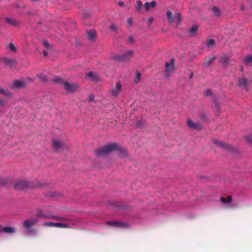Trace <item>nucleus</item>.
<instances>
[{"instance_id":"nucleus-1","label":"nucleus","mask_w":252,"mask_h":252,"mask_svg":"<svg viewBox=\"0 0 252 252\" xmlns=\"http://www.w3.org/2000/svg\"><path fill=\"white\" fill-rule=\"evenodd\" d=\"M121 150L118 145L115 143H110L97 149L95 151V154L98 156H102L116 151L120 152Z\"/></svg>"},{"instance_id":"nucleus-2","label":"nucleus","mask_w":252,"mask_h":252,"mask_svg":"<svg viewBox=\"0 0 252 252\" xmlns=\"http://www.w3.org/2000/svg\"><path fill=\"white\" fill-rule=\"evenodd\" d=\"M53 81L58 84H63L64 89L70 92H74L78 88L79 86L77 84H72L63 81L62 78L59 77H55Z\"/></svg>"},{"instance_id":"nucleus-3","label":"nucleus","mask_w":252,"mask_h":252,"mask_svg":"<svg viewBox=\"0 0 252 252\" xmlns=\"http://www.w3.org/2000/svg\"><path fill=\"white\" fill-rule=\"evenodd\" d=\"M35 216L39 219H57L58 220H66L64 218L56 216L48 213H46L43 209H37L35 213Z\"/></svg>"},{"instance_id":"nucleus-4","label":"nucleus","mask_w":252,"mask_h":252,"mask_svg":"<svg viewBox=\"0 0 252 252\" xmlns=\"http://www.w3.org/2000/svg\"><path fill=\"white\" fill-rule=\"evenodd\" d=\"M134 56L133 52L132 50L125 51L123 54H115L112 55V59L120 62L128 61L132 58Z\"/></svg>"},{"instance_id":"nucleus-5","label":"nucleus","mask_w":252,"mask_h":252,"mask_svg":"<svg viewBox=\"0 0 252 252\" xmlns=\"http://www.w3.org/2000/svg\"><path fill=\"white\" fill-rule=\"evenodd\" d=\"M175 69V59L172 58L170 59V62H167L165 63V76L166 77L169 76L170 73L172 72Z\"/></svg>"},{"instance_id":"nucleus-6","label":"nucleus","mask_w":252,"mask_h":252,"mask_svg":"<svg viewBox=\"0 0 252 252\" xmlns=\"http://www.w3.org/2000/svg\"><path fill=\"white\" fill-rule=\"evenodd\" d=\"M221 202L222 204V206L224 208L226 209H230L234 207V205L232 203V197L231 196H228L227 198L222 197L220 198Z\"/></svg>"},{"instance_id":"nucleus-7","label":"nucleus","mask_w":252,"mask_h":252,"mask_svg":"<svg viewBox=\"0 0 252 252\" xmlns=\"http://www.w3.org/2000/svg\"><path fill=\"white\" fill-rule=\"evenodd\" d=\"M53 143L56 150H63L67 148V145L63 141L54 140Z\"/></svg>"},{"instance_id":"nucleus-8","label":"nucleus","mask_w":252,"mask_h":252,"mask_svg":"<svg viewBox=\"0 0 252 252\" xmlns=\"http://www.w3.org/2000/svg\"><path fill=\"white\" fill-rule=\"evenodd\" d=\"M122 85L120 82H117L116 85L111 90V95L112 96H118L121 92Z\"/></svg>"},{"instance_id":"nucleus-9","label":"nucleus","mask_w":252,"mask_h":252,"mask_svg":"<svg viewBox=\"0 0 252 252\" xmlns=\"http://www.w3.org/2000/svg\"><path fill=\"white\" fill-rule=\"evenodd\" d=\"M30 187L29 183L25 181H19L14 185V188L18 190H22Z\"/></svg>"},{"instance_id":"nucleus-10","label":"nucleus","mask_w":252,"mask_h":252,"mask_svg":"<svg viewBox=\"0 0 252 252\" xmlns=\"http://www.w3.org/2000/svg\"><path fill=\"white\" fill-rule=\"evenodd\" d=\"M188 126L192 129H200L202 126L200 123L198 122H193L190 119H188L187 122Z\"/></svg>"},{"instance_id":"nucleus-11","label":"nucleus","mask_w":252,"mask_h":252,"mask_svg":"<svg viewBox=\"0 0 252 252\" xmlns=\"http://www.w3.org/2000/svg\"><path fill=\"white\" fill-rule=\"evenodd\" d=\"M213 143L215 144L218 145V146L224 149H226V150L229 151L231 150V147L229 145H228L226 143H223L220 141H219L217 139H214Z\"/></svg>"},{"instance_id":"nucleus-12","label":"nucleus","mask_w":252,"mask_h":252,"mask_svg":"<svg viewBox=\"0 0 252 252\" xmlns=\"http://www.w3.org/2000/svg\"><path fill=\"white\" fill-rule=\"evenodd\" d=\"M238 83L239 86L242 89L247 90V87L249 82L247 79L243 77L239 80Z\"/></svg>"},{"instance_id":"nucleus-13","label":"nucleus","mask_w":252,"mask_h":252,"mask_svg":"<svg viewBox=\"0 0 252 252\" xmlns=\"http://www.w3.org/2000/svg\"><path fill=\"white\" fill-rule=\"evenodd\" d=\"M44 225L50 227H54L56 226L57 227H67V225L66 224H65L64 223H62L61 222H57V223H53L52 222H45L44 223Z\"/></svg>"},{"instance_id":"nucleus-14","label":"nucleus","mask_w":252,"mask_h":252,"mask_svg":"<svg viewBox=\"0 0 252 252\" xmlns=\"http://www.w3.org/2000/svg\"><path fill=\"white\" fill-rule=\"evenodd\" d=\"M87 76L93 81L97 82L99 80V75L97 73L92 71L88 73Z\"/></svg>"},{"instance_id":"nucleus-15","label":"nucleus","mask_w":252,"mask_h":252,"mask_svg":"<svg viewBox=\"0 0 252 252\" xmlns=\"http://www.w3.org/2000/svg\"><path fill=\"white\" fill-rule=\"evenodd\" d=\"M88 38L91 41H94L96 37L95 31L94 30L87 32Z\"/></svg>"},{"instance_id":"nucleus-16","label":"nucleus","mask_w":252,"mask_h":252,"mask_svg":"<svg viewBox=\"0 0 252 252\" xmlns=\"http://www.w3.org/2000/svg\"><path fill=\"white\" fill-rule=\"evenodd\" d=\"M25 85V82L21 80H14L13 82V87L15 88H21Z\"/></svg>"},{"instance_id":"nucleus-17","label":"nucleus","mask_w":252,"mask_h":252,"mask_svg":"<svg viewBox=\"0 0 252 252\" xmlns=\"http://www.w3.org/2000/svg\"><path fill=\"white\" fill-rule=\"evenodd\" d=\"M122 221H106L108 225L114 227H121L122 225Z\"/></svg>"},{"instance_id":"nucleus-18","label":"nucleus","mask_w":252,"mask_h":252,"mask_svg":"<svg viewBox=\"0 0 252 252\" xmlns=\"http://www.w3.org/2000/svg\"><path fill=\"white\" fill-rule=\"evenodd\" d=\"M198 31V27L196 25L193 26L189 30V32L190 35L193 36L196 34Z\"/></svg>"},{"instance_id":"nucleus-19","label":"nucleus","mask_w":252,"mask_h":252,"mask_svg":"<svg viewBox=\"0 0 252 252\" xmlns=\"http://www.w3.org/2000/svg\"><path fill=\"white\" fill-rule=\"evenodd\" d=\"M2 230L3 232L7 233H13L15 231L13 228L10 226L4 227L3 228H2Z\"/></svg>"},{"instance_id":"nucleus-20","label":"nucleus","mask_w":252,"mask_h":252,"mask_svg":"<svg viewBox=\"0 0 252 252\" xmlns=\"http://www.w3.org/2000/svg\"><path fill=\"white\" fill-rule=\"evenodd\" d=\"M166 16H167V17L170 23H172L174 21V16H173L172 13L171 12V11L168 10L166 12Z\"/></svg>"},{"instance_id":"nucleus-21","label":"nucleus","mask_w":252,"mask_h":252,"mask_svg":"<svg viewBox=\"0 0 252 252\" xmlns=\"http://www.w3.org/2000/svg\"><path fill=\"white\" fill-rule=\"evenodd\" d=\"M0 94H4L6 96H11V94L8 91V90L7 89H4V88H0Z\"/></svg>"},{"instance_id":"nucleus-22","label":"nucleus","mask_w":252,"mask_h":252,"mask_svg":"<svg viewBox=\"0 0 252 252\" xmlns=\"http://www.w3.org/2000/svg\"><path fill=\"white\" fill-rule=\"evenodd\" d=\"M220 62L224 64V66H226L229 62V58L226 55H224L221 57Z\"/></svg>"},{"instance_id":"nucleus-23","label":"nucleus","mask_w":252,"mask_h":252,"mask_svg":"<svg viewBox=\"0 0 252 252\" xmlns=\"http://www.w3.org/2000/svg\"><path fill=\"white\" fill-rule=\"evenodd\" d=\"M215 57H213L212 58H210L208 61H206L203 64V66H208L210 64H211L215 60Z\"/></svg>"},{"instance_id":"nucleus-24","label":"nucleus","mask_w":252,"mask_h":252,"mask_svg":"<svg viewBox=\"0 0 252 252\" xmlns=\"http://www.w3.org/2000/svg\"><path fill=\"white\" fill-rule=\"evenodd\" d=\"M244 62L247 65H249L252 63V54L246 57L244 59Z\"/></svg>"},{"instance_id":"nucleus-25","label":"nucleus","mask_w":252,"mask_h":252,"mask_svg":"<svg viewBox=\"0 0 252 252\" xmlns=\"http://www.w3.org/2000/svg\"><path fill=\"white\" fill-rule=\"evenodd\" d=\"M33 222L34 221H24V226L25 228L29 229L35 224Z\"/></svg>"},{"instance_id":"nucleus-26","label":"nucleus","mask_w":252,"mask_h":252,"mask_svg":"<svg viewBox=\"0 0 252 252\" xmlns=\"http://www.w3.org/2000/svg\"><path fill=\"white\" fill-rule=\"evenodd\" d=\"M174 21H176L177 24H179L182 20L181 15L180 13H178L174 17Z\"/></svg>"},{"instance_id":"nucleus-27","label":"nucleus","mask_w":252,"mask_h":252,"mask_svg":"<svg viewBox=\"0 0 252 252\" xmlns=\"http://www.w3.org/2000/svg\"><path fill=\"white\" fill-rule=\"evenodd\" d=\"M215 41L214 39L209 40L206 43L207 47L209 48H212L215 45Z\"/></svg>"},{"instance_id":"nucleus-28","label":"nucleus","mask_w":252,"mask_h":252,"mask_svg":"<svg viewBox=\"0 0 252 252\" xmlns=\"http://www.w3.org/2000/svg\"><path fill=\"white\" fill-rule=\"evenodd\" d=\"M6 48H8L12 52H16L17 50L16 46L12 43H10L8 46H6Z\"/></svg>"},{"instance_id":"nucleus-29","label":"nucleus","mask_w":252,"mask_h":252,"mask_svg":"<svg viewBox=\"0 0 252 252\" xmlns=\"http://www.w3.org/2000/svg\"><path fill=\"white\" fill-rule=\"evenodd\" d=\"M37 77L42 82H47V79L45 75L42 74H39L37 75Z\"/></svg>"},{"instance_id":"nucleus-30","label":"nucleus","mask_w":252,"mask_h":252,"mask_svg":"<svg viewBox=\"0 0 252 252\" xmlns=\"http://www.w3.org/2000/svg\"><path fill=\"white\" fill-rule=\"evenodd\" d=\"M141 74L140 72H136V76L134 78V82L135 83H137L139 82V81L140 80V79H141Z\"/></svg>"},{"instance_id":"nucleus-31","label":"nucleus","mask_w":252,"mask_h":252,"mask_svg":"<svg viewBox=\"0 0 252 252\" xmlns=\"http://www.w3.org/2000/svg\"><path fill=\"white\" fill-rule=\"evenodd\" d=\"M212 11L216 16H219L220 14V9L217 7H213Z\"/></svg>"},{"instance_id":"nucleus-32","label":"nucleus","mask_w":252,"mask_h":252,"mask_svg":"<svg viewBox=\"0 0 252 252\" xmlns=\"http://www.w3.org/2000/svg\"><path fill=\"white\" fill-rule=\"evenodd\" d=\"M142 3L140 0H138L136 1V4L135 5V8L137 10H140L142 7Z\"/></svg>"},{"instance_id":"nucleus-33","label":"nucleus","mask_w":252,"mask_h":252,"mask_svg":"<svg viewBox=\"0 0 252 252\" xmlns=\"http://www.w3.org/2000/svg\"><path fill=\"white\" fill-rule=\"evenodd\" d=\"M146 122L143 120L138 121L136 123V126L137 127H143L145 125Z\"/></svg>"},{"instance_id":"nucleus-34","label":"nucleus","mask_w":252,"mask_h":252,"mask_svg":"<svg viewBox=\"0 0 252 252\" xmlns=\"http://www.w3.org/2000/svg\"><path fill=\"white\" fill-rule=\"evenodd\" d=\"M245 139L248 143L252 145V135L251 134L246 136L245 137Z\"/></svg>"},{"instance_id":"nucleus-35","label":"nucleus","mask_w":252,"mask_h":252,"mask_svg":"<svg viewBox=\"0 0 252 252\" xmlns=\"http://www.w3.org/2000/svg\"><path fill=\"white\" fill-rule=\"evenodd\" d=\"M6 21L7 22V23L12 25L15 26L17 24V22L14 21L10 18H6Z\"/></svg>"},{"instance_id":"nucleus-36","label":"nucleus","mask_w":252,"mask_h":252,"mask_svg":"<svg viewBox=\"0 0 252 252\" xmlns=\"http://www.w3.org/2000/svg\"><path fill=\"white\" fill-rule=\"evenodd\" d=\"M109 28L111 31L113 32H116L117 30V27L114 24H112L111 25H110L109 26Z\"/></svg>"},{"instance_id":"nucleus-37","label":"nucleus","mask_w":252,"mask_h":252,"mask_svg":"<svg viewBox=\"0 0 252 252\" xmlns=\"http://www.w3.org/2000/svg\"><path fill=\"white\" fill-rule=\"evenodd\" d=\"M4 60L5 63H15V61L11 59H7V58H4Z\"/></svg>"},{"instance_id":"nucleus-38","label":"nucleus","mask_w":252,"mask_h":252,"mask_svg":"<svg viewBox=\"0 0 252 252\" xmlns=\"http://www.w3.org/2000/svg\"><path fill=\"white\" fill-rule=\"evenodd\" d=\"M204 94L205 96H209L212 94V93L209 89H206L204 92Z\"/></svg>"},{"instance_id":"nucleus-39","label":"nucleus","mask_w":252,"mask_h":252,"mask_svg":"<svg viewBox=\"0 0 252 252\" xmlns=\"http://www.w3.org/2000/svg\"><path fill=\"white\" fill-rule=\"evenodd\" d=\"M144 7L146 11H148L150 9V2H147L144 4Z\"/></svg>"},{"instance_id":"nucleus-40","label":"nucleus","mask_w":252,"mask_h":252,"mask_svg":"<svg viewBox=\"0 0 252 252\" xmlns=\"http://www.w3.org/2000/svg\"><path fill=\"white\" fill-rule=\"evenodd\" d=\"M132 22H133V21H132V19L131 18H128L127 19V23L128 25H129V27H131V26L132 25Z\"/></svg>"},{"instance_id":"nucleus-41","label":"nucleus","mask_w":252,"mask_h":252,"mask_svg":"<svg viewBox=\"0 0 252 252\" xmlns=\"http://www.w3.org/2000/svg\"><path fill=\"white\" fill-rule=\"evenodd\" d=\"M43 44L44 46L45 47H47V48H49L50 47V45L49 43L47 40H44L43 41Z\"/></svg>"},{"instance_id":"nucleus-42","label":"nucleus","mask_w":252,"mask_h":252,"mask_svg":"<svg viewBox=\"0 0 252 252\" xmlns=\"http://www.w3.org/2000/svg\"><path fill=\"white\" fill-rule=\"evenodd\" d=\"M150 7H155L157 5V2L155 0H153L150 3Z\"/></svg>"},{"instance_id":"nucleus-43","label":"nucleus","mask_w":252,"mask_h":252,"mask_svg":"<svg viewBox=\"0 0 252 252\" xmlns=\"http://www.w3.org/2000/svg\"><path fill=\"white\" fill-rule=\"evenodd\" d=\"M52 196V197L55 198H60L62 197V195L61 194H58L57 193H54V194H53Z\"/></svg>"},{"instance_id":"nucleus-44","label":"nucleus","mask_w":252,"mask_h":252,"mask_svg":"<svg viewBox=\"0 0 252 252\" xmlns=\"http://www.w3.org/2000/svg\"><path fill=\"white\" fill-rule=\"evenodd\" d=\"M154 20V18L153 17H150L148 18V23L149 24H151Z\"/></svg>"},{"instance_id":"nucleus-45","label":"nucleus","mask_w":252,"mask_h":252,"mask_svg":"<svg viewBox=\"0 0 252 252\" xmlns=\"http://www.w3.org/2000/svg\"><path fill=\"white\" fill-rule=\"evenodd\" d=\"M94 94H91L89 95V100L92 101L94 99Z\"/></svg>"},{"instance_id":"nucleus-46","label":"nucleus","mask_w":252,"mask_h":252,"mask_svg":"<svg viewBox=\"0 0 252 252\" xmlns=\"http://www.w3.org/2000/svg\"><path fill=\"white\" fill-rule=\"evenodd\" d=\"M127 155V153L124 150L122 153V157H125V156H126Z\"/></svg>"},{"instance_id":"nucleus-47","label":"nucleus","mask_w":252,"mask_h":252,"mask_svg":"<svg viewBox=\"0 0 252 252\" xmlns=\"http://www.w3.org/2000/svg\"><path fill=\"white\" fill-rule=\"evenodd\" d=\"M119 5L120 6H124V5H125V3L123 1H120L118 3Z\"/></svg>"},{"instance_id":"nucleus-48","label":"nucleus","mask_w":252,"mask_h":252,"mask_svg":"<svg viewBox=\"0 0 252 252\" xmlns=\"http://www.w3.org/2000/svg\"><path fill=\"white\" fill-rule=\"evenodd\" d=\"M129 40L130 42H133V41H134V38H133V36H129Z\"/></svg>"},{"instance_id":"nucleus-49","label":"nucleus","mask_w":252,"mask_h":252,"mask_svg":"<svg viewBox=\"0 0 252 252\" xmlns=\"http://www.w3.org/2000/svg\"><path fill=\"white\" fill-rule=\"evenodd\" d=\"M43 55H44L45 56H47L48 55V51H47L46 50H44V51H43Z\"/></svg>"},{"instance_id":"nucleus-50","label":"nucleus","mask_w":252,"mask_h":252,"mask_svg":"<svg viewBox=\"0 0 252 252\" xmlns=\"http://www.w3.org/2000/svg\"><path fill=\"white\" fill-rule=\"evenodd\" d=\"M4 227H2V226L0 225V232H3L2 228H3Z\"/></svg>"},{"instance_id":"nucleus-51","label":"nucleus","mask_w":252,"mask_h":252,"mask_svg":"<svg viewBox=\"0 0 252 252\" xmlns=\"http://www.w3.org/2000/svg\"><path fill=\"white\" fill-rule=\"evenodd\" d=\"M193 76V73L192 72H191L190 75V78H191Z\"/></svg>"},{"instance_id":"nucleus-52","label":"nucleus","mask_w":252,"mask_h":252,"mask_svg":"<svg viewBox=\"0 0 252 252\" xmlns=\"http://www.w3.org/2000/svg\"><path fill=\"white\" fill-rule=\"evenodd\" d=\"M3 104V101L2 99H0V105H1Z\"/></svg>"},{"instance_id":"nucleus-53","label":"nucleus","mask_w":252,"mask_h":252,"mask_svg":"<svg viewBox=\"0 0 252 252\" xmlns=\"http://www.w3.org/2000/svg\"><path fill=\"white\" fill-rule=\"evenodd\" d=\"M29 80L31 81H33V80L31 79V78H29Z\"/></svg>"},{"instance_id":"nucleus-54","label":"nucleus","mask_w":252,"mask_h":252,"mask_svg":"<svg viewBox=\"0 0 252 252\" xmlns=\"http://www.w3.org/2000/svg\"><path fill=\"white\" fill-rule=\"evenodd\" d=\"M25 220L28 221V220Z\"/></svg>"},{"instance_id":"nucleus-55","label":"nucleus","mask_w":252,"mask_h":252,"mask_svg":"<svg viewBox=\"0 0 252 252\" xmlns=\"http://www.w3.org/2000/svg\"><path fill=\"white\" fill-rule=\"evenodd\" d=\"M34 1H38V0H33Z\"/></svg>"}]
</instances>
